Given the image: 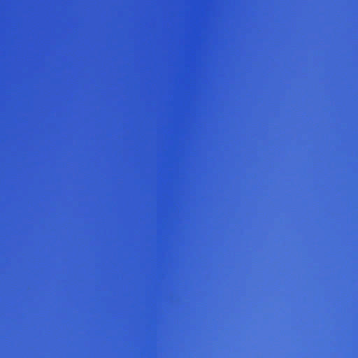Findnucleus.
<instances>
[{"instance_id": "nucleus-1", "label": "nucleus", "mask_w": 358, "mask_h": 358, "mask_svg": "<svg viewBox=\"0 0 358 358\" xmlns=\"http://www.w3.org/2000/svg\"><path fill=\"white\" fill-rule=\"evenodd\" d=\"M278 225H273V227ZM289 225H279L289 227ZM291 227H303V225H290ZM104 229H199V228H224L229 227H273V225H103Z\"/></svg>"}, {"instance_id": "nucleus-2", "label": "nucleus", "mask_w": 358, "mask_h": 358, "mask_svg": "<svg viewBox=\"0 0 358 358\" xmlns=\"http://www.w3.org/2000/svg\"><path fill=\"white\" fill-rule=\"evenodd\" d=\"M48 224H187V222H51L46 217Z\"/></svg>"}, {"instance_id": "nucleus-3", "label": "nucleus", "mask_w": 358, "mask_h": 358, "mask_svg": "<svg viewBox=\"0 0 358 358\" xmlns=\"http://www.w3.org/2000/svg\"><path fill=\"white\" fill-rule=\"evenodd\" d=\"M55 227L69 229H104L103 225H46V232ZM45 237H48L47 234Z\"/></svg>"}, {"instance_id": "nucleus-4", "label": "nucleus", "mask_w": 358, "mask_h": 358, "mask_svg": "<svg viewBox=\"0 0 358 358\" xmlns=\"http://www.w3.org/2000/svg\"><path fill=\"white\" fill-rule=\"evenodd\" d=\"M45 208H48V204H47V203L45 204Z\"/></svg>"}, {"instance_id": "nucleus-5", "label": "nucleus", "mask_w": 358, "mask_h": 358, "mask_svg": "<svg viewBox=\"0 0 358 358\" xmlns=\"http://www.w3.org/2000/svg\"><path fill=\"white\" fill-rule=\"evenodd\" d=\"M45 208H48V204H47V203L45 204Z\"/></svg>"}, {"instance_id": "nucleus-6", "label": "nucleus", "mask_w": 358, "mask_h": 358, "mask_svg": "<svg viewBox=\"0 0 358 358\" xmlns=\"http://www.w3.org/2000/svg\"><path fill=\"white\" fill-rule=\"evenodd\" d=\"M45 194H48V192H47V191L45 192Z\"/></svg>"}, {"instance_id": "nucleus-7", "label": "nucleus", "mask_w": 358, "mask_h": 358, "mask_svg": "<svg viewBox=\"0 0 358 358\" xmlns=\"http://www.w3.org/2000/svg\"><path fill=\"white\" fill-rule=\"evenodd\" d=\"M45 245H46V246L48 245V243H45Z\"/></svg>"}, {"instance_id": "nucleus-8", "label": "nucleus", "mask_w": 358, "mask_h": 358, "mask_svg": "<svg viewBox=\"0 0 358 358\" xmlns=\"http://www.w3.org/2000/svg\"><path fill=\"white\" fill-rule=\"evenodd\" d=\"M45 257H48V255H47V254L45 255Z\"/></svg>"}, {"instance_id": "nucleus-9", "label": "nucleus", "mask_w": 358, "mask_h": 358, "mask_svg": "<svg viewBox=\"0 0 358 358\" xmlns=\"http://www.w3.org/2000/svg\"><path fill=\"white\" fill-rule=\"evenodd\" d=\"M45 320H48V317H45Z\"/></svg>"}, {"instance_id": "nucleus-10", "label": "nucleus", "mask_w": 358, "mask_h": 358, "mask_svg": "<svg viewBox=\"0 0 358 358\" xmlns=\"http://www.w3.org/2000/svg\"><path fill=\"white\" fill-rule=\"evenodd\" d=\"M45 332H46V333L48 332V330H47V329L45 330Z\"/></svg>"}, {"instance_id": "nucleus-11", "label": "nucleus", "mask_w": 358, "mask_h": 358, "mask_svg": "<svg viewBox=\"0 0 358 358\" xmlns=\"http://www.w3.org/2000/svg\"><path fill=\"white\" fill-rule=\"evenodd\" d=\"M47 358V357H46Z\"/></svg>"}, {"instance_id": "nucleus-12", "label": "nucleus", "mask_w": 358, "mask_h": 358, "mask_svg": "<svg viewBox=\"0 0 358 358\" xmlns=\"http://www.w3.org/2000/svg\"><path fill=\"white\" fill-rule=\"evenodd\" d=\"M47 358V357H46Z\"/></svg>"}]
</instances>
